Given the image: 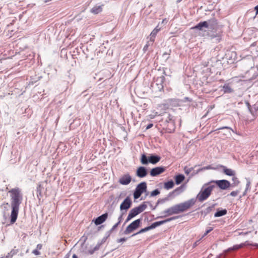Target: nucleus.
<instances>
[{"mask_svg":"<svg viewBox=\"0 0 258 258\" xmlns=\"http://www.w3.org/2000/svg\"><path fill=\"white\" fill-rule=\"evenodd\" d=\"M217 26V22L215 18H212L207 21L200 22L197 25L191 28V29L195 30L196 33L200 36H209L211 39L216 42H219L221 40V36L219 34H214L211 33L216 29Z\"/></svg>","mask_w":258,"mask_h":258,"instance_id":"obj_1","label":"nucleus"},{"mask_svg":"<svg viewBox=\"0 0 258 258\" xmlns=\"http://www.w3.org/2000/svg\"><path fill=\"white\" fill-rule=\"evenodd\" d=\"M11 194V205L12 211L11 214V223H14L17 219L20 205L23 200L21 191L19 188H12L9 191Z\"/></svg>","mask_w":258,"mask_h":258,"instance_id":"obj_2","label":"nucleus"},{"mask_svg":"<svg viewBox=\"0 0 258 258\" xmlns=\"http://www.w3.org/2000/svg\"><path fill=\"white\" fill-rule=\"evenodd\" d=\"M196 203V199H191L187 201L175 205L162 212L163 215L161 217H166L173 214L183 212L192 206Z\"/></svg>","mask_w":258,"mask_h":258,"instance_id":"obj_3","label":"nucleus"},{"mask_svg":"<svg viewBox=\"0 0 258 258\" xmlns=\"http://www.w3.org/2000/svg\"><path fill=\"white\" fill-rule=\"evenodd\" d=\"M214 187V185H209L206 187H205V186H204L200 192L197 195V200L200 202H202L207 200L210 196Z\"/></svg>","mask_w":258,"mask_h":258,"instance_id":"obj_4","label":"nucleus"},{"mask_svg":"<svg viewBox=\"0 0 258 258\" xmlns=\"http://www.w3.org/2000/svg\"><path fill=\"white\" fill-rule=\"evenodd\" d=\"M147 205L144 203L139 205L138 207L134 208L131 210L130 211L125 221L124 224L130 221L132 218L139 214L140 213L143 212L147 208Z\"/></svg>","mask_w":258,"mask_h":258,"instance_id":"obj_5","label":"nucleus"},{"mask_svg":"<svg viewBox=\"0 0 258 258\" xmlns=\"http://www.w3.org/2000/svg\"><path fill=\"white\" fill-rule=\"evenodd\" d=\"M165 77L163 76L157 77L151 84V87L155 91H161L163 89Z\"/></svg>","mask_w":258,"mask_h":258,"instance_id":"obj_6","label":"nucleus"},{"mask_svg":"<svg viewBox=\"0 0 258 258\" xmlns=\"http://www.w3.org/2000/svg\"><path fill=\"white\" fill-rule=\"evenodd\" d=\"M147 183L146 182H142L139 183L136 187L134 192L135 199H139L141 195L147 191Z\"/></svg>","mask_w":258,"mask_h":258,"instance_id":"obj_7","label":"nucleus"},{"mask_svg":"<svg viewBox=\"0 0 258 258\" xmlns=\"http://www.w3.org/2000/svg\"><path fill=\"white\" fill-rule=\"evenodd\" d=\"M47 188V181L40 182L37 184L36 189L37 197L39 200H40V198L42 197L43 195H44L46 193Z\"/></svg>","mask_w":258,"mask_h":258,"instance_id":"obj_8","label":"nucleus"},{"mask_svg":"<svg viewBox=\"0 0 258 258\" xmlns=\"http://www.w3.org/2000/svg\"><path fill=\"white\" fill-rule=\"evenodd\" d=\"M141 223V219H138L132 222L130 224H129L123 233L124 234H128L132 233L134 230H136L140 225Z\"/></svg>","mask_w":258,"mask_h":258,"instance_id":"obj_9","label":"nucleus"},{"mask_svg":"<svg viewBox=\"0 0 258 258\" xmlns=\"http://www.w3.org/2000/svg\"><path fill=\"white\" fill-rule=\"evenodd\" d=\"M215 183L220 189L223 190L227 189L231 186L230 182L225 179L216 180Z\"/></svg>","mask_w":258,"mask_h":258,"instance_id":"obj_10","label":"nucleus"},{"mask_svg":"<svg viewBox=\"0 0 258 258\" xmlns=\"http://www.w3.org/2000/svg\"><path fill=\"white\" fill-rule=\"evenodd\" d=\"M178 218V217L176 216V217H170L169 218H168L167 219H165L164 220H163V221H157V222H155L153 223H152L150 226V228L151 229H154L156 227L159 226H160L163 224H165L168 222H170L172 220H175L177 218Z\"/></svg>","mask_w":258,"mask_h":258,"instance_id":"obj_11","label":"nucleus"},{"mask_svg":"<svg viewBox=\"0 0 258 258\" xmlns=\"http://www.w3.org/2000/svg\"><path fill=\"white\" fill-rule=\"evenodd\" d=\"M132 177L131 175L127 173L122 175L119 178L118 182L122 185H128L132 181Z\"/></svg>","mask_w":258,"mask_h":258,"instance_id":"obj_12","label":"nucleus"},{"mask_svg":"<svg viewBox=\"0 0 258 258\" xmlns=\"http://www.w3.org/2000/svg\"><path fill=\"white\" fill-rule=\"evenodd\" d=\"M131 205L132 201L130 198L128 197H127L123 200V201L120 204V209L121 211L123 210L126 211L131 207Z\"/></svg>","mask_w":258,"mask_h":258,"instance_id":"obj_13","label":"nucleus"},{"mask_svg":"<svg viewBox=\"0 0 258 258\" xmlns=\"http://www.w3.org/2000/svg\"><path fill=\"white\" fill-rule=\"evenodd\" d=\"M165 170V168L164 167H156L152 168L150 171V175L152 176H156L163 172Z\"/></svg>","mask_w":258,"mask_h":258,"instance_id":"obj_14","label":"nucleus"},{"mask_svg":"<svg viewBox=\"0 0 258 258\" xmlns=\"http://www.w3.org/2000/svg\"><path fill=\"white\" fill-rule=\"evenodd\" d=\"M147 170L144 166H140L136 171V175L140 178H143L147 175Z\"/></svg>","mask_w":258,"mask_h":258,"instance_id":"obj_15","label":"nucleus"},{"mask_svg":"<svg viewBox=\"0 0 258 258\" xmlns=\"http://www.w3.org/2000/svg\"><path fill=\"white\" fill-rule=\"evenodd\" d=\"M107 217L108 213H105L96 218L95 220H93V221L96 225H99L102 224L104 221H105Z\"/></svg>","mask_w":258,"mask_h":258,"instance_id":"obj_16","label":"nucleus"},{"mask_svg":"<svg viewBox=\"0 0 258 258\" xmlns=\"http://www.w3.org/2000/svg\"><path fill=\"white\" fill-rule=\"evenodd\" d=\"M243 244H237L233 245L232 247L228 248L227 249H226L224 251L223 254H222L221 255V256L223 255V257H224L225 256V255L227 253L229 252H231L232 251L238 250L241 248H242L243 246Z\"/></svg>","mask_w":258,"mask_h":258,"instance_id":"obj_17","label":"nucleus"},{"mask_svg":"<svg viewBox=\"0 0 258 258\" xmlns=\"http://www.w3.org/2000/svg\"><path fill=\"white\" fill-rule=\"evenodd\" d=\"M149 163L153 164H155L158 163L161 159V157L159 156L156 155H151L149 157Z\"/></svg>","mask_w":258,"mask_h":258,"instance_id":"obj_18","label":"nucleus"},{"mask_svg":"<svg viewBox=\"0 0 258 258\" xmlns=\"http://www.w3.org/2000/svg\"><path fill=\"white\" fill-rule=\"evenodd\" d=\"M221 167L223 168V172L227 175L228 176H235V171L232 170L231 169L227 168L226 166L221 165Z\"/></svg>","mask_w":258,"mask_h":258,"instance_id":"obj_19","label":"nucleus"},{"mask_svg":"<svg viewBox=\"0 0 258 258\" xmlns=\"http://www.w3.org/2000/svg\"><path fill=\"white\" fill-rule=\"evenodd\" d=\"M227 213L226 209L219 210L218 209L217 212L214 214L215 217H219L225 215Z\"/></svg>","mask_w":258,"mask_h":258,"instance_id":"obj_20","label":"nucleus"},{"mask_svg":"<svg viewBox=\"0 0 258 258\" xmlns=\"http://www.w3.org/2000/svg\"><path fill=\"white\" fill-rule=\"evenodd\" d=\"M159 31L160 29H158L157 27H156L152 31V32L150 34V41H151L152 42H154V38H155L157 34Z\"/></svg>","mask_w":258,"mask_h":258,"instance_id":"obj_21","label":"nucleus"},{"mask_svg":"<svg viewBox=\"0 0 258 258\" xmlns=\"http://www.w3.org/2000/svg\"><path fill=\"white\" fill-rule=\"evenodd\" d=\"M185 177L183 174H178L175 177V183L176 184H180L184 179Z\"/></svg>","mask_w":258,"mask_h":258,"instance_id":"obj_22","label":"nucleus"},{"mask_svg":"<svg viewBox=\"0 0 258 258\" xmlns=\"http://www.w3.org/2000/svg\"><path fill=\"white\" fill-rule=\"evenodd\" d=\"M102 11L101 6H95L91 10V12L94 14H98Z\"/></svg>","mask_w":258,"mask_h":258,"instance_id":"obj_23","label":"nucleus"},{"mask_svg":"<svg viewBox=\"0 0 258 258\" xmlns=\"http://www.w3.org/2000/svg\"><path fill=\"white\" fill-rule=\"evenodd\" d=\"M214 207V205H213L212 206H210L206 209L202 210L201 211V213L202 215H204V217H205L207 214H208L209 213H210L213 209Z\"/></svg>","mask_w":258,"mask_h":258,"instance_id":"obj_24","label":"nucleus"},{"mask_svg":"<svg viewBox=\"0 0 258 258\" xmlns=\"http://www.w3.org/2000/svg\"><path fill=\"white\" fill-rule=\"evenodd\" d=\"M209 169H215V168L212 167L211 165H208L207 166L204 167H203L202 168H200V169H198L196 172H195V171L191 173V176H192L198 173L199 172H200L201 171L205 170H209Z\"/></svg>","mask_w":258,"mask_h":258,"instance_id":"obj_25","label":"nucleus"},{"mask_svg":"<svg viewBox=\"0 0 258 258\" xmlns=\"http://www.w3.org/2000/svg\"><path fill=\"white\" fill-rule=\"evenodd\" d=\"M222 90L225 93H229L233 92L232 89L230 87L228 84H225L223 86Z\"/></svg>","mask_w":258,"mask_h":258,"instance_id":"obj_26","label":"nucleus"},{"mask_svg":"<svg viewBox=\"0 0 258 258\" xmlns=\"http://www.w3.org/2000/svg\"><path fill=\"white\" fill-rule=\"evenodd\" d=\"M149 158H148L145 154H142L141 158V162L143 164L147 165L149 163Z\"/></svg>","mask_w":258,"mask_h":258,"instance_id":"obj_27","label":"nucleus"},{"mask_svg":"<svg viewBox=\"0 0 258 258\" xmlns=\"http://www.w3.org/2000/svg\"><path fill=\"white\" fill-rule=\"evenodd\" d=\"M174 182L171 180L164 183V188L166 189L172 188L174 186Z\"/></svg>","mask_w":258,"mask_h":258,"instance_id":"obj_28","label":"nucleus"},{"mask_svg":"<svg viewBox=\"0 0 258 258\" xmlns=\"http://www.w3.org/2000/svg\"><path fill=\"white\" fill-rule=\"evenodd\" d=\"M151 230V228H150V226H148V227H146L144 228H143V229H141L139 232H138L137 233H135L134 234H133L132 235V236H134L135 235H136L137 234H141V233H144L145 232H147L149 230Z\"/></svg>","mask_w":258,"mask_h":258,"instance_id":"obj_29","label":"nucleus"},{"mask_svg":"<svg viewBox=\"0 0 258 258\" xmlns=\"http://www.w3.org/2000/svg\"><path fill=\"white\" fill-rule=\"evenodd\" d=\"M18 252V249H13L11 251L9 252L7 255L6 256V258H12L13 256Z\"/></svg>","mask_w":258,"mask_h":258,"instance_id":"obj_30","label":"nucleus"},{"mask_svg":"<svg viewBox=\"0 0 258 258\" xmlns=\"http://www.w3.org/2000/svg\"><path fill=\"white\" fill-rule=\"evenodd\" d=\"M232 180L233 183L231 184V185L232 186H237L239 183V181L238 178L234 176H233Z\"/></svg>","mask_w":258,"mask_h":258,"instance_id":"obj_31","label":"nucleus"},{"mask_svg":"<svg viewBox=\"0 0 258 258\" xmlns=\"http://www.w3.org/2000/svg\"><path fill=\"white\" fill-rule=\"evenodd\" d=\"M181 189H182V186H181L180 187H179L176 188L175 189H174L171 193L170 194V195L173 194L175 195H178L181 192V191H182Z\"/></svg>","mask_w":258,"mask_h":258,"instance_id":"obj_32","label":"nucleus"},{"mask_svg":"<svg viewBox=\"0 0 258 258\" xmlns=\"http://www.w3.org/2000/svg\"><path fill=\"white\" fill-rule=\"evenodd\" d=\"M193 170H194L193 167L187 168V167H185L184 168V172L187 175L189 174Z\"/></svg>","mask_w":258,"mask_h":258,"instance_id":"obj_33","label":"nucleus"},{"mask_svg":"<svg viewBox=\"0 0 258 258\" xmlns=\"http://www.w3.org/2000/svg\"><path fill=\"white\" fill-rule=\"evenodd\" d=\"M246 188H245V191L243 194V195H245V194L246 192V191L250 188V181L249 180V179H246Z\"/></svg>","mask_w":258,"mask_h":258,"instance_id":"obj_34","label":"nucleus"},{"mask_svg":"<svg viewBox=\"0 0 258 258\" xmlns=\"http://www.w3.org/2000/svg\"><path fill=\"white\" fill-rule=\"evenodd\" d=\"M160 194V191L158 189H156L151 192V197H155L158 195Z\"/></svg>","mask_w":258,"mask_h":258,"instance_id":"obj_35","label":"nucleus"},{"mask_svg":"<svg viewBox=\"0 0 258 258\" xmlns=\"http://www.w3.org/2000/svg\"><path fill=\"white\" fill-rule=\"evenodd\" d=\"M119 223H117V222L115 224H114V225L112 226V227L111 228V229L108 231L109 234H108V236H109V235L110 233H111V232H112L113 231V230H114L115 228H116V227L118 226V225H119Z\"/></svg>","mask_w":258,"mask_h":258,"instance_id":"obj_36","label":"nucleus"},{"mask_svg":"<svg viewBox=\"0 0 258 258\" xmlns=\"http://www.w3.org/2000/svg\"><path fill=\"white\" fill-rule=\"evenodd\" d=\"M239 193V190L232 191L230 192V195L232 197H236Z\"/></svg>","mask_w":258,"mask_h":258,"instance_id":"obj_37","label":"nucleus"},{"mask_svg":"<svg viewBox=\"0 0 258 258\" xmlns=\"http://www.w3.org/2000/svg\"><path fill=\"white\" fill-rule=\"evenodd\" d=\"M101 245V243H100V242H98L96 246L94 247V250H98L100 248Z\"/></svg>","mask_w":258,"mask_h":258,"instance_id":"obj_38","label":"nucleus"},{"mask_svg":"<svg viewBox=\"0 0 258 258\" xmlns=\"http://www.w3.org/2000/svg\"><path fill=\"white\" fill-rule=\"evenodd\" d=\"M169 55H170V54L169 53L164 52L162 56L167 60L169 58Z\"/></svg>","mask_w":258,"mask_h":258,"instance_id":"obj_39","label":"nucleus"},{"mask_svg":"<svg viewBox=\"0 0 258 258\" xmlns=\"http://www.w3.org/2000/svg\"><path fill=\"white\" fill-rule=\"evenodd\" d=\"M127 238L125 237L121 238L119 239H117V242L120 243V242H123L126 240Z\"/></svg>","mask_w":258,"mask_h":258,"instance_id":"obj_40","label":"nucleus"},{"mask_svg":"<svg viewBox=\"0 0 258 258\" xmlns=\"http://www.w3.org/2000/svg\"><path fill=\"white\" fill-rule=\"evenodd\" d=\"M123 214H124L123 213H121L120 214V215L118 218V222H117V223H119V224H120L122 220V216H123Z\"/></svg>","mask_w":258,"mask_h":258,"instance_id":"obj_41","label":"nucleus"},{"mask_svg":"<svg viewBox=\"0 0 258 258\" xmlns=\"http://www.w3.org/2000/svg\"><path fill=\"white\" fill-rule=\"evenodd\" d=\"M96 251V250H94V248L92 249L89 250L87 252H86V253L89 254H92L94 253V252Z\"/></svg>","mask_w":258,"mask_h":258,"instance_id":"obj_42","label":"nucleus"},{"mask_svg":"<svg viewBox=\"0 0 258 258\" xmlns=\"http://www.w3.org/2000/svg\"><path fill=\"white\" fill-rule=\"evenodd\" d=\"M225 128H226V129H228V130H231L233 132H234L233 130L230 127H228V126H223V127H220L219 128H218L217 130H223V129H225Z\"/></svg>","mask_w":258,"mask_h":258,"instance_id":"obj_43","label":"nucleus"},{"mask_svg":"<svg viewBox=\"0 0 258 258\" xmlns=\"http://www.w3.org/2000/svg\"><path fill=\"white\" fill-rule=\"evenodd\" d=\"M149 46V42H148L144 47L143 50L144 51H146L147 50L148 47Z\"/></svg>","mask_w":258,"mask_h":258,"instance_id":"obj_44","label":"nucleus"},{"mask_svg":"<svg viewBox=\"0 0 258 258\" xmlns=\"http://www.w3.org/2000/svg\"><path fill=\"white\" fill-rule=\"evenodd\" d=\"M213 230V228H210L209 229L207 230L205 233H204V235L202 237H204L205 236H206V235H207L210 231H211L212 230Z\"/></svg>","mask_w":258,"mask_h":258,"instance_id":"obj_45","label":"nucleus"},{"mask_svg":"<svg viewBox=\"0 0 258 258\" xmlns=\"http://www.w3.org/2000/svg\"><path fill=\"white\" fill-rule=\"evenodd\" d=\"M108 236L106 237H104L100 241H99L100 243H101V244H103L105 241L106 240V239L107 238Z\"/></svg>","mask_w":258,"mask_h":258,"instance_id":"obj_46","label":"nucleus"},{"mask_svg":"<svg viewBox=\"0 0 258 258\" xmlns=\"http://www.w3.org/2000/svg\"><path fill=\"white\" fill-rule=\"evenodd\" d=\"M33 253L35 255H39L40 254V252L38 251L37 249H35L33 251Z\"/></svg>","mask_w":258,"mask_h":258,"instance_id":"obj_47","label":"nucleus"},{"mask_svg":"<svg viewBox=\"0 0 258 258\" xmlns=\"http://www.w3.org/2000/svg\"><path fill=\"white\" fill-rule=\"evenodd\" d=\"M153 124L152 123H150V124H149L147 126V127H146V129H147V130H148V129H149V128H151V127L153 126Z\"/></svg>","mask_w":258,"mask_h":258,"instance_id":"obj_48","label":"nucleus"},{"mask_svg":"<svg viewBox=\"0 0 258 258\" xmlns=\"http://www.w3.org/2000/svg\"><path fill=\"white\" fill-rule=\"evenodd\" d=\"M256 15L258 14V5L254 7Z\"/></svg>","mask_w":258,"mask_h":258,"instance_id":"obj_49","label":"nucleus"},{"mask_svg":"<svg viewBox=\"0 0 258 258\" xmlns=\"http://www.w3.org/2000/svg\"><path fill=\"white\" fill-rule=\"evenodd\" d=\"M73 258H78V256L76 254H74L73 256H72Z\"/></svg>","mask_w":258,"mask_h":258,"instance_id":"obj_50","label":"nucleus"},{"mask_svg":"<svg viewBox=\"0 0 258 258\" xmlns=\"http://www.w3.org/2000/svg\"><path fill=\"white\" fill-rule=\"evenodd\" d=\"M199 241H200V240H198V241H197L195 243L194 245H197L198 244V243L199 242Z\"/></svg>","mask_w":258,"mask_h":258,"instance_id":"obj_51","label":"nucleus"},{"mask_svg":"<svg viewBox=\"0 0 258 258\" xmlns=\"http://www.w3.org/2000/svg\"><path fill=\"white\" fill-rule=\"evenodd\" d=\"M182 0H177V3H179L180 2H181Z\"/></svg>","mask_w":258,"mask_h":258,"instance_id":"obj_52","label":"nucleus"},{"mask_svg":"<svg viewBox=\"0 0 258 258\" xmlns=\"http://www.w3.org/2000/svg\"><path fill=\"white\" fill-rule=\"evenodd\" d=\"M0 258H6V256H2V257H1Z\"/></svg>","mask_w":258,"mask_h":258,"instance_id":"obj_53","label":"nucleus"},{"mask_svg":"<svg viewBox=\"0 0 258 258\" xmlns=\"http://www.w3.org/2000/svg\"><path fill=\"white\" fill-rule=\"evenodd\" d=\"M159 202H160V200H158L157 204H158L159 203Z\"/></svg>","mask_w":258,"mask_h":258,"instance_id":"obj_54","label":"nucleus"},{"mask_svg":"<svg viewBox=\"0 0 258 258\" xmlns=\"http://www.w3.org/2000/svg\"><path fill=\"white\" fill-rule=\"evenodd\" d=\"M66 258H68V257H66Z\"/></svg>","mask_w":258,"mask_h":258,"instance_id":"obj_55","label":"nucleus"}]
</instances>
